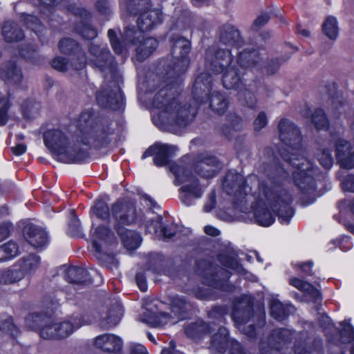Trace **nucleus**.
<instances>
[{
	"instance_id": "49530a36",
	"label": "nucleus",
	"mask_w": 354,
	"mask_h": 354,
	"mask_svg": "<svg viewBox=\"0 0 354 354\" xmlns=\"http://www.w3.org/2000/svg\"><path fill=\"white\" fill-rule=\"evenodd\" d=\"M40 109V104L32 100L26 101L22 105L24 116L28 119L32 118L37 115Z\"/></svg>"
},
{
	"instance_id": "0eeeda50",
	"label": "nucleus",
	"mask_w": 354,
	"mask_h": 354,
	"mask_svg": "<svg viewBox=\"0 0 354 354\" xmlns=\"http://www.w3.org/2000/svg\"><path fill=\"white\" fill-rule=\"evenodd\" d=\"M68 0H46V6H59L60 7L67 8L68 10L80 19V25L75 28L77 32L86 39H92L96 37L97 34L96 30L88 24L91 18V13L82 8L73 5L68 6Z\"/></svg>"
},
{
	"instance_id": "bb28decb",
	"label": "nucleus",
	"mask_w": 354,
	"mask_h": 354,
	"mask_svg": "<svg viewBox=\"0 0 354 354\" xmlns=\"http://www.w3.org/2000/svg\"><path fill=\"white\" fill-rule=\"evenodd\" d=\"M66 279L71 283L84 284L90 282L88 273L84 268L71 266L66 272Z\"/></svg>"
},
{
	"instance_id": "864d4df0",
	"label": "nucleus",
	"mask_w": 354,
	"mask_h": 354,
	"mask_svg": "<svg viewBox=\"0 0 354 354\" xmlns=\"http://www.w3.org/2000/svg\"><path fill=\"white\" fill-rule=\"evenodd\" d=\"M343 326L341 331V338L343 343H349L354 340V331L352 326L346 321L341 323Z\"/></svg>"
},
{
	"instance_id": "7c9ffc66",
	"label": "nucleus",
	"mask_w": 354,
	"mask_h": 354,
	"mask_svg": "<svg viewBox=\"0 0 354 354\" xmlns=\"http://www.w3.org/2000/svg\"><path fill=\"white\" fill-rule=\"evenodd\" d=\"M229 344L230 340L228 339V331L226 328H220L212 337L211 345L218 353H223Z\"/></svg>"
},
{
	"instance_id": "473e14b6",
	"label": "nucleus",
	"mask_w": 354,
	"mask_h": 354,
	"mask_svg": "<svg viewBox=\"0 0 354 354\" xmlns=\"http://www.w3.org/2000/svg\"><path fill=\"white\" fill-rule=\"evenodd\" d=\"M122 308L120 305L115 306L111 310L109 315L101 321V326L104 329L115 327L120 321L122 316Z\"/></svg>"
},
{
	"instance_id": "a19ab883",
	"label": "nucleus",
	"mask_w": 354,
	"mask_h": 354,
	"mask_svg": "<svg viewBox=\"0 0 354 354\" xmlns=\"http://www.w3.org/2000/svg\"><path fill=\"white\" fill-rule=\"evenodd\" d=\"M227 105L228 102L222 94L218 92H214L212 94L209 106L214 111L222 114L227 109Z\"/></svg>"
},
{
	"instance_id": "2eb2a0df",
	"label": "nucleus",
	"mask_w": 354,
	"mask_h": 354,
	"mask_svg": "<svg viewBox=\"0 0 354 354\" xmlns=\"http://www.w3.org/2000/svg\"><path fill=\"white\" fill-rule=\"evenodd\" d=\"M115 236L109 229L99 226L92 234V246L98 254H101L111 244L115 243Z\"/></svg>"
},
{
	"instance_id": "7ed1b4c3",
	"label": "nucleus",
	"mask_w": 354,
	"mask_h": 354,
	"mask_svg": "<svg viewBox=\"0 0 354 354\" xmlns=\"http://www.w3.org/2000/svg\"><path fill=\"white\" fill-rule=\"evenodd\" d=\"M89 53L92 56L91 64L104 75V82L97 92L96 99L104 107L120 109L123 104V96L120 87L121 75L113 57L106 45L91 44Z\"/></svg>"
},
{
	"instance_id": "37998d69",
	"label": "nucleus",
	"mask_w": 354,
	"mask_h": 354,
	"mask_svg": "<svg viewBox=\"0 0 354 354\" xmlns=\"http://www.w3.org/2000/svg\"><path fill=\"white\" fill-rule=\"evenodd\" d=\"M290 308H292V306L285 307L279 300L272 299L270 301L271 316L277 320H283L288 316Z\"/></svg>"
},
{
	"instance_id": "f257e3e1",
	"label": "nucleus",
	"mask_w": 354,
	"mask_h": 354,
	"mask_svg": "<svg viewBox=\"0 0 354 354\" xmlns=\"http://www.w3.org/2000/svg\"><path fill=\"white\" fill-rule=\"evenodd\" d=\"M76 127L70 142L60 131L46 132V146L66 162L81 160L88 149L102 145L108 135L104 126L94 118L91 111L81 113Z\"/></svg>"
},
{
	"instance_id": "20e7f679",
	"label": "nucleus",
	"mask_w": 354,
	"mask_h": 354,
	"mask_svg": "<svg viewBox=\"0 0 354 354\" xmlns=\"http://www.w3.org/2000/svg\"><path fill=\"white\" fill-rule=\"evenodd\" d=\"M178 92L176 86L167 85L156 94L153 106L160 110L158 117L162 124L183 127L192 121L196 111L190 105L181 104Z\"/></svg>"
},
{
	"instance_id": "69168bd1",
	"label": "nucleus",
	"mask_w": 354,
	"mask_h": 354,
	"mask_svg": "<svg viewBox=\"0 0 354 354\" xmlns=\"http://www.w3.org/2000/svg\"><path fill=\"white\" fill-rule=\"evenodd\" d=\"M229 354H246L240 344L234 340H230Z\"/></svg>"
},
{
	"instance_id": "a211bd4d",
	"label": "nucleus",
	"mask_w": 354,
	"mask_h": 354,
	"mask_svg": "<svg viewBox=\"0 0 354 354\" xmlns=\"http://www.w3.org/2000/svg\"><path fill=\"white\" fill-rule=\"evenodd\" d=\"M41 265V258L35 254H28L20 258L16 263L21 272L26 276L33 274Z\"/></svg>"
},
{
	"instance_id": "e433bc0d",
	"label": "nucleus",
	"mask_w": 354,
	"mask_h": 354,
	"mask_svg": "<svg viewBox=\"0 0 354 354\" xmlns=\"http://www.w3.org/2000/svg\"><path fill=\"white\" fill-rule=\"evenodd\" d=\"M339 26L336 17L328 16L322 24L324 34L330 40H336L339 35Z\"/></svg>"
},
{
	"instance_id": "c03bdc74",
	"label": "nucleus",
	"mask_w": 354,
	"mask_h": 354,
	"mask_svg": "<svg viewBox=\"0 0 354 354\" xmlns=\"http://www.w3.org/2000/svg\"><path fill=\"white\" fill-rule=\"evenodd\" d=\"M258 56V52L256 50H244L239 53L238 62L243 67H250L256 64L257 60L255 59Z\"/></svg>"
},
{
	"instance_id": "13d9d810",
	"label": "nucleus",
	"mask_w": 354,
	"mask_h": 354,
	"mask_svg": "<svg viewBox=\"0 0 354 354\" xmlns=\"http://www.w3.org/2000/svg\"><path fill=\"white\" fill-rule=\"evenodd\" d=\"M221 263L227 268L236 270L239 272L242 268L239 266L237 260L233 258H228L227 257H221Z\"/></svg>"
},
{
	"instance_id": "8fccbe9b",
	"label": "nucleus",
	"mask_w": 354,
	"mask_h": 354,
	"mask_svg": "<svg viewBox=\"0 0 354 354\" xmlns=\"http://www.w3.org/2000/svg\"><path fill=\"white\" fill-rule=\"evenodd\" d=\"M94 214L101 219H106L109 216V208L106 203L102 200L96 201L93 207Z\"/></svg>"
},
{
	"instance_id": "774afa93",
	"label": "nucleus",
	"mask_w": 354,
	"mask_h": 354,
	"mask_svg": "<svg viewBox=\"0 0 354 354\" xmlns=\"http://www.w3.org/2000/svg\"><path fill=\"white\" fill-rule=\"evenodd\" d=\"M130 354H148L147 349L141 344H131L130 346Z\"/></svg>"
},
{
	"instance_id": "9d476101",
	"label": "nucleus",
	"mask_w": 354,
	"mask_h": 354,
	"mask_svg": "<svg viewBox=\"0 0 354 354\" xmlns=\"http://www.w3.org/2000/svg\"><path fill=\"white\" fill-rule=\"evenodd\" d=\"M190 51V44L188 40L184 38L177 39L172 46L171 54L175 59L172 71L170 75L177 76L183 73L187 68L189 60L187 55Z\"/></svg>"
},
{
	"instance_id": "338daca9",
	"label": "nucleus",
	"mask_w": 354,
	"mask_h": 354,
	"mask_svg": "<svg viewBox=\"0 0 354 354\" xmlns=\"http://www.w3.org/2000/svg\"><path fill=\"white\" fill-rule=\"evenodd\" d=\"M136 281L140 290L142 292H145L147 289L145 276L142 273H138L136 274Z\"/></svg>"
},
{
	"instance_id": "72a5a7b5",
	"label": "nucleus",
	"mask_w": 354,
	"mask_h": 354,
	"mask_svg": "<svg viewBox=\"0 0 354 354\" xmlns=\"http://www.w3.org/2000/svg\"><path fill=\"white\" fill-rule=\"evenodd\" d=\"M24 279V274L15 267L3 270L0 274V284L10 285L15 283Z\"/></svg>"
},
{
	"instance_id": "603ef678",
	"label": "nucleus",
	"mask_w": 354,
	"mask_h": 354,
	"mask_svg": "<svg viewBox=\"0 0 354 354\" xmlns=\"http://www.w3.org/2000/svg\"><path fill=\"white\" fill-rule=\"evenodd\" d=\"M170 169L175 175L176 180H178L180 183L186 182L191 177L188 175L189 172L187 169L177 164H172L170 167Z\"/></svg>"
},
{
	"instance_id": "09e8293b",
	"label": "nucleus",
	"mask_w": 354,
	"mask_h": 354,
	"mask_svg": "<svg viewBox=\"0 0 354 354\" xmlns=\"http://www.w3.org/2000/svg\"><path fill=\"white\" fill-rule=\"evenodd\" d=\"M312 120L317 129H325L328 126V122L324 111L321 109L315 111L312 115Z\"/></svg>"
},
{
	"instance_id": "423d86ee",
	"label": "nucleus",
	"mask_w": 354,
	"mask_h": 354,
	"mask_svg": "<svg viewBox=\"0 0 354 354\" xmlns=\"http://www.w3.org/2000/svg\"><path fill=\"white\" fill-rule=\"evenodd\" d=\"M232 57L229 49L215 51L209 48L206 53V67L215 73L224 72L223 84L227 89H237L242 86V80L238 69L231 66Z\"/></svg>"
},
{
	"instance_id": "de8ad7c7",
	"label": "nucleus",
	"mask_w": 354,
	"mask_h": 354,
	"mask_svg": "<svg viewBox=\"0 0 354 354\" xmlns=\"http://www.w3.org/2000/svg\"><path fill=\"white\" fill-rule=\"evenodd\" d=\"M21 20L26 25V26L38 34L43 29L42 24L40 19L32 15H24Z\"/></svg>"
},
{
	"instance_id": "4468645a",
	"label": "nucleus",
	"mask_w": 354,
	"mask_h": 354,
	"mask_svg": "<svg viewBox=\"0 0 354 354\" xmlns=\"http://www.w3.org/2000/svg\"><path fill=\"white\" fill-rule=\"evenodd\" d=\"M95 348L106 353H118L123 347L122 339L113 334L105 333L94 339Z\"/></svg>"
},
{
	"instance_id": "5701e85b",
	"label": "nucleus",
	"mask_w": 354,
	"mask_h": 354,
	"mask_svg": "<svg viewBox=\"0 0 354 354\" xmlns=\"http://www.w3.org/2000/svg\"><path fill=\"white\" fill-rule=\"evenodd\" d=\"M251 315L252 306L248 302L241 301L234 305L232 318L237 326L246 323Z\"/></svg>"
},
{
	"instance_id": "a18cd8bd",
	"label": "nucleus",
	"mask_w": 354,
	"mask_h": 354,
	"mask_svg": "<svg viewBox=\"0 0 354 354\" xmlns=\"http://www.w3.org/2000/svg\"><path fill=\"white\" fill-rule=\"evenodd\" d=\"M171 311L176 315L178 319H183V316L181 315V312H184L187 309L188 304L182 297L174 296L170 299Z\"/></svg>"
},
{
	"instance_id": "1a4fd4ad",
	"label": "nucleus",
	"mask_w": 354,
	"mask_h": 354,
	"mask_svg": "<svg viewBox=\"0 0 354 354\" xmlns=\"http://www.w3.org/2000/svg\"><path fill=\"white\" fill-rule=\"evenodd\" d=\"M111 214L115 219L116 231L126 229L125 226L134 223L137 218L134 205L128 202L117 201L112 206Z\"/></svg>"
},
{
	"instance_id": "052dcab7",
	"label": "nucleus",
	"mask_w": 354,
	"mask_h": 354,
	"mask_svg": "<svg viewBox=\"0 0 354 354\" xmlns=\"http://www.w3.org/2000/svg\"><path fill=\"white\" fill-rule=\"evenodd\" d=\"M270 16L267 13H263L259 15L254 21L252 29L254 30H259L262 26L265 25L269 20Z\"/></svg>"
},
{
	"instance_id": "9b49d317",
	"label": "nucleus",
	"mask_w": 354,
	"mask_h": 354,
	"mask_svg": "<svg viewBox=\"0 0 354 354\" xmlns=\"http://www.w3.org/2000/svg\"><path fill=\"white\" fill-rule=\"evenodd\" d=\"M253 178L254 177L248 176L245 178L241 174L230 171L225 175L223 180V190L228 195L237 197V200L243 199L246 193V183Z\"/></svg>"
},
{
	"instance_id": "cd10ccee",
	"label": "nucleus",
	"mask_w": 354,
	"mask_h": 354,
	"mask_svg": "<svg viewBox=\"0 0 354 354\" xmlns=\"http://www.w3.org/2000/svg\"><path fill=\"white\" fill-rule=\"evenodd\" d=\"M147 231L149 233L158 234L160 230V234L165 238H171L176 233L177 226L174 224H169L162 226L160 221H150L147 223Z\"/></svg>"
},
{
	"instance_id": "e2e57ef3",
	"label": "nucleus",
	"mask_w": 354,
	"mask_h": 354,
	"mask_svg": "<svg viewBox=\"0 0 354 354\" xmlns=\"http://www.w3.org/2000/svg\"><path fill=\"white\" fill-rule=\"evenodd\" d=\"M168 319H169V316L167 315V313H160L159 314L158 319L154 321H151L150 324H151L153 327H158L167 324L169 323Z\"/></svg>"
},
{
	"instance_id": "c9c22d12",
	"label": "nucleus",
	"mask_w": 354,
	"mask_h": 354,
	"mask_svg": "<svg viewBox=\"0 0 354 354\" xmlns=\"http://www.w3.org/2000/svg\"><path fill=\"white\" fill-rule=\"evenodd\" d=\"M2 77L8 84H19L23 79V75L21 68L15 63H11L6 66Z\"/></svg>"
},
{
	"instance_id": "c85d7f7f",
	"label": "nucleus",
	"mask_w": 354,
	"mask_h": 354,
	"mask_svg": "<svg viewBox=\"0 0 354 354\" xmlns=\"http://www.w3.org/2000/svg\"><path fill=\"white\" fill-rule=\"evenodd\" d=\"M117 232L127 250H133L139 247L141 239L137 232L127 229L119 230Z\"/></svg>"
},
{
	"instance_id": "bf43d9fd",
	"label": "nucleus",
	"mask_w": 354,
	"mask_h": 354,
	"mask_svg": "<svg viewBox=\"0 0 354 354\" xmlns=\"http://www.w3.org/2000/svg\"><path fill=\"white\" fill-rule=\"evenodd\" d=\"M52 67L59 71H65L68 68V62L62 57H55L51 63Z\"/></svg>"
},
{
	"instance_id": "4c0bfd02",
	"label": "nucleus",
	"mask_w": 354,
	"mask_h": 354,
	"mask_svg": "<svg viewBox=\"0 0 354 354\" xmlns=\"http://www.w3.org/2000/svg\"><path fill=\"white\" fill-rule=\"evenodd\" d=\"M44 315L42 313L32 312L25 318V325L30 330L38 331L42 337Z\"/></svg>"
},
{
	"instance_id": "aec40b11",
	"label": "nucleus",
	"mask_w": 354,
	"mask_h": 354,
	"mask_svg": "<svg viewBox=\"0 0 354 354\" xmlns=\"http://www.w3.org/2000/svg\"><path fill=\"white\" fill-rule=\"evenodd\" d=\"M212 82V77L207 73H201L196 79L193 86V94L194 97L203 102V94L207 95L211 88V84Z\"/></svg>"
},
{
	"instance_id": "b1692460",
	"label": "nucleus",
	"mask_w": 354,
	"mask_h": 354,
	"mask_svg": "<svg viewBox=\"0 0 354 354\" xmlns=\"http://www.w3.org/2000/svg\"><path fill=\"white\" fill-rule=\"evenodd\" d=\"M4 40L8 43L18 42L24 38V33L15 22L6 21L1 28Z\"/></svg>"
},
{
	"instance_id": "79ce46f5",
	"label": "nucleus",
	"mask_w": 354,
	"mask_h": 354,
	"mask_svg": "<svg viewBox=\"0 0 354 354\" xmlns=\"http://www.w3.org/2000/svg\"><path fill=\"white\" fill-rule=\"evenodd\" d=\"M209 331L208 326L201 320L192 323L185 328L186 335L192 339H195Z\"/></svg>"
},
{
	"instance_id": "4be33fe9",
	"label": "nucleus",
	"mask_w": 354,
	"mask_h": 354,
	"mask_svg": "<svg viewBox=\"0 0 354 354\" xmlns=\"http://www.w3.org/2000/svg\"><path fill=\"white\" fill-rule=\"evenodd\" d=\"M133 44V43L129 42ZM139 43L136 48V58L138 61L142 62L148 58L156 49L158 46V41L153 37H147L142 41L137 40L136 44ZM136 45V44H133Z\"/></svg>"
},
{
	"instance_id": "a878e982",
	"label": "nucleus",
	"mask_w": 354,
	"mask_h": 354,
	"mask_svg": "<svg viewBox=\"0 0 354 354\" xmlns=\"http://www.w3.org/2000/svg\"><path fill=\"white\" fill-rule=\"evenodd\" d=\"M290 330L287 329L280 328L274 330L268 337L267 344L270 348L279 350L290 339Z\"/></svg>"
},
{
	"instance_id": "5fc2aeb1",
	"label": "nucleus",
	"mask_w": 354,
	"mask_h": 354,
	"mask_svg": "<svg viewBox=\"0 0 354 354\" xmlns=\"http://www.w3.org/2000/svg\"><path fill=\"white\" fill-rule=\"evenodd\" d=\"M267 124L268 117L264 111H261L253 122V129L254 131L259 132L265 128Z\"/></svg>"
},
{
	"instance_id": "ea45409f",
	"label": "nucleus",
	"mask_w": 354,
	"mask_h": 354,
	"mask_svg": "<svg viewBox=\"0 0 354 354\" xmlns=\"http://www.w3.org/2000/svg\"><path fill=\"white\" fill-rule=\"evenodd\" d=\"M19 254L17 244L8 241L0 246V262L10 260Z\"/></svg>"
},
{
	"instance_id": "6e6d98bb",
	"label": "nucleus",
	"mask_w": 354,
	"mask_h": 354,
	"mask_svg": "<svg viewBox=\"0 0 354 354\" xmlns=\"http://www.w3.org/2000/svg\"><path fill=\"white\" fill-rule=\"evenodd\" d=\"M320 164L326 169H330L333 164V158L328 150H323L319 155Z\"/></svg>"
},
{
	"instance_id": "393cba45",
	"label": "nucleus",
	"mask_w": 354,
	"mask_h": 354,
	"mask_svg": "<svg viewBox=\"0 0 354 354\" xmlns=\"http://www.w3.org/2000/svg\"><path fill=\"white\" fill-rule=\"evenodd\" d=\"M336 156L341 166L346 169H352L354 167V151L351 153L350 156L348 153H342V147L345 148L346 151L350 148V144L344 140L339 139L335 145Z\"/></svg>"
},
{
	"instance_id": "680f3d73",
	"label": "nucleus",
	"mask_w": 354,
	"mask_h": 354,
	"mask_svg": "<svg viewBox=\"0 0 354 354\" xmlns=\"http://www.w3.org/2000/svg\"><path fill=\"white\" fill-rule=\"evenodd\" d=\"M96 9L102 15L110 13V6L106 0H100L96 3Z\"/></svg>"
},
{
	"instance_id": "3c124183",
	"label": "nucleus",
	"mask_w": 354,
	"mask_h": 354,
	"mask_svg": "<svg viewBox=\"0 0 354 354\" xmlns=\"http://www.w3.org/2000/svg\"><path fill=\"white\" fill-rule=\"evenodd\" d=\"M239 100L243 105L249 108L254 109L256 106L257 100L254 95L245 88L239 93Z\"/></svg>"
},
{
	"instance_id": "f3484780",
	"label": "nucleus",
	"mask_w": 354,
	"mask_h": 354,
	"mask_svg": "<svg viewBox=\"0 0 354 354\" xmlns=\"http://www.w3.org/2000/svg\"><path fill=\"white\" fill-rule=\"evenodd\" d=\"M221 168V163L214 156L203 158L194 167L195 171L204 178H212Z\"/></svg>"
},
{
	"instance_id": "412c9836",
	"label": "nucleus",
	"mask_w": 354,
	"mask_h": 354,
	"mask_svg": "<svg viewBox=\"0 0 354 354\" xmlns=\"http://www.w3.org/2000/svg\"><path fill=\"white\" fill-rule=\"evenodd\" d=\"M219 41L227 46H238L241 43L239 30L230 24L224 25L221 28Z\"/></svg>"
},
{
	"instance_id": "f704fd0d",
	"label": "nucleus",
	"mask_w": 354,
	"mask_h": 354,
	"mask_svg": "<svg viewBox=\"0 0 354 354\" xmlns=\"http://www.w3.org/2000/svg\"><path fill=\"white\" fill-rule=\"evenodd\" d=\"M180 190L185 193L182 196L183 202L187 205H191L190 198H198L202 196V190L198 185L197 180H194L192 184L185 185L180 188Z\"/></svg>"
},
{
	"instance_id": "4d7b16f0",
	"label": "nucleus",
	"mask_w": 354,
	"mask_h": 354,
	"mask_svg": "<svg viewBox=\"0 0 354 354\" xmlns=\"http://www.w3.org/2000/svg\"><path fill=\"white\" fill-rule=\"evenodd\" d=\"M108 37L115 53L118 54L122 53L123 51V46L117 39L115 32L112 29L109 30Z\"/></svg>"
},
{
	"instance_id": "0e129e2a",
	"label": "nucleus",
	"mask_w": 354,
	"mask_h": 354,
	"mask_svg": "<svg viewBox=\"0 0 354 354\" xmlns=\"http://www.w3.org/2000/svg\"><path fill=\"white\" fill-rule=\"evenodd\" d=\"M342 187L345 191L354 192V176H346L342 182Z\"/></svg>"
},
{
	"instance_id": "c756f323",
	"label": "nucleus",
	"mask_w": 354,
	"mask_h": 354,
	"mask_svg": "<svg viewBox=\"0 0 354 354\" xmlns=\"http://www.w3.org/2000/svg\"><path fill=\"white\" fill-rule=\"evenodd\" d=\"M256 222L262 226H270L274 221L273 214L265 203H259L254 210Z\"/></svg>"
},
{
	"instance_id": "dca6fc26",
	"label": "nucleus",
	"mask_w": 354,
	"mask_h": 354,
	"mask_svg": "<svg viewBox=\"0 0 354 354\" xmlns=\"http://www.w3.org/2000/svg\"><path fill=\"white\" fill-rule=\"evenodd\" d=\"M59 48L62 53L65 54H77V62L73 63V66L75 70L82 69L85 66L86 63V55L82 51L75 40L71 39H64L61 40L59 43Z\"/></svg>"
},
{
	"instance_id": "ddd939ff",
	"label": "nucleus",
	"mask_w": 354,
	"mask_h": 354,
	"mask_svg": "<svg viewBox=\"0 0 354 354\" xmlns=\"http://www.w3.org/2000/svg\"><path fill=\"white\" fill-rule=\"evenodd\" d=\"M178 148L167 144H155L150 147L142 155V158L155 155L153 162L157 166H164L168 162V158L172 156Z\"/></svg>"
},
{
	"instance_id": "39448f33",
	"label": "nucleus",
	"mask_w": 354,
	"mask_h": 354,
	"mask_svg": "<svg viewBox=\"0 0 354 354\" xmlns=\"http://www.w3.org/2000/svg\"><path fill=\"white\" fill-rule=\"evenodd\" d=\"M122 6L130 14H139L137 19L139 30L127 28L123 33L126 42L136 44L137 40L142 38V32L150 31L162 22V10L158 8H152L150 0H125Z\"/></svg>"
},
{
	"instance_id": "f03ea898",
	"label": "nucleus",
	"mask_w": 354,
	"mask_h": 354,
	"mask_svg": "<svg viewBox=\"0 0 354 354\" xmlns=\"http://www.w3.org/2000/svg\"><path fill=\"white\" fill-rule=\"evenodd\" d=\"M280 140L286 146L279 151L280 156L292 168V178L295 185L304 194L315 191L313 176L315 171L312 163L299 154L301 138L299 130L287 119H281L278 125Z\"/></svg>"
},
{
	"instance_id": "2f4dec72",
	"label": "nucleus",
	"mask_w": 354,
	"mask_h": 354,
	"mask_svg": "<svg viewBox=\"0 0 354 354\" xmlns=\"http://www.w3.org/2000/svg\"><path fill=\"white\" fill-rule=\"evenodd\" d=\"M0 331L7 333L13 338L20 334V330L14 323L12 317L6 313H0Z\"/></svg>"
},
{
	"instance_id": "6ab92c4d",
	"label": "nucleus",
	"mask_w": 354,
	"mask_h": 354,
	"mask_svg": "<svg viewBox=\"0 0 354 354\" xmlns=\"http://www.w3.org/2000/svg\"><path fill=\"white\" fill-rule=\"evenodd\" d=\"M25 240L32 247L39 248L44 243V230L32 223H27L23 228Z\"/></svg>"
},
{
	"instance_id": "6e6552de",
	"label": "nucleus",
	"mask_w": 354,
	"mask_h": 354,
	"mask_svg": "<svg viewBox=\"0 0 354 354\" xmlns=\"http://www.w3.org/2000/svg\"><path fill=\"white\" fill-rule=\"evenodd\" d=\"M266 197L272 204L274 211L277 212L279 220L281 223L288 224L293 215L290 204L292 200V196L285 189H279L266 193Z\"/></svg>"
},
{
	"instance_id": "58836bf2",
	"label": "nucleus",
	"mask_w": 354,
	"mask_h": 354,
	"mask_svg": "<svg viewBox=\"0 0 354 354\" xmlns=\"http://www.w3.org/2000/svg\"><path fill=\"white\" fill-rule=\"evenodd\" d=\"M289 282L290 285L308 295L313 299H318L319 298V292L310 283L298 278H291Z\"/></svg>"
},
{
	"instance_id": "f8f14e48",
	"label": "nucleus",
	"mask_w": 354,
	"mask_h": 354,
	"mask_svg": "<svg viewBox=\"0 0 354 354\" xmlns=\"http://www.w3.org/2000/svg\"><path fill=\"white\" fill-rule=\"evenodd\" d=\"M80 326L76 320L54 323L46 319V335L53 339L66 338Z\"/></svg>"
}]
</instances>
